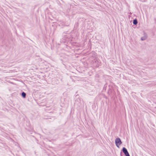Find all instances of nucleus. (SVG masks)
Masks as SVG:
<instances>
[{"label": "nucleus", "instance_id": "nucleus-1", "mask_svg": "<svg viewBox=\"0 0 156 156\" xmlns=\"http://www.w3.org/2000/svg\"><path fill=\"white\" fill-rule=\"evenodd\" d=\"M115 144L116 147H119V146L122 144V142L120 139L119 138H117L115 140Z\"/></svg>", "mask_w": 156, "mask_h": 156}, {"label": "nucleus", "instance_id": "nucleus-2", "mask_svg": "<svg viewBox=\"0 0 156 156\" xmlns=\"http://www.w3.org/2000/svg\"><path fill=\"white\" fill-rule=\"evenodd\" d=\"M122 151L126 156H130L127 150L125 147H123L122 148Z\"/></svg>", "mask_w": 156, "mask_h": 156}, {"label": "nucleus", "instance_id": "nucleus-3", "mask_svg": "<svg viewBox=\"0 0 156 156\" xmlns=\"http://www.w3.org/2000/svg\"><path fill=\"white\" fill-rule=\"evenodd\" d=\"M147 34H145L144 35V37H141V40L142 41L145 40L147 39Z\"/></svg>", "mask_w": 156, "mask_h": 156}, {"label": "nucleus", "instance_id": "nucleus-4", "mask_svg": "<svg viewBox=\"0 0 156 156\" xmlns=\"http://www.w3.org/2000/svg\"><path fill=\"white\" fill-rule=\"evenodd\" d=\"M133 23L134 25H136L137 23V21L136 19H135L133 20Z\"/></svg>", "mask_w": 156, "mask_h": 156}, {"label": "nucleus", "instance_id": "nucleus-5", "mask_svg": "<svg viewBox=\"0 0 156 156\" xmlns=\"http://www.w3.org/2000/svg\"><path fill=\"white\" fill-rule=\"evenodd\" d=\"M21 95H22V96L23 98H25L26 97V93L25 92H23L22 93Z\"/></svg>", "mask_w": 156, "mask_h": 156}]
</instances>
